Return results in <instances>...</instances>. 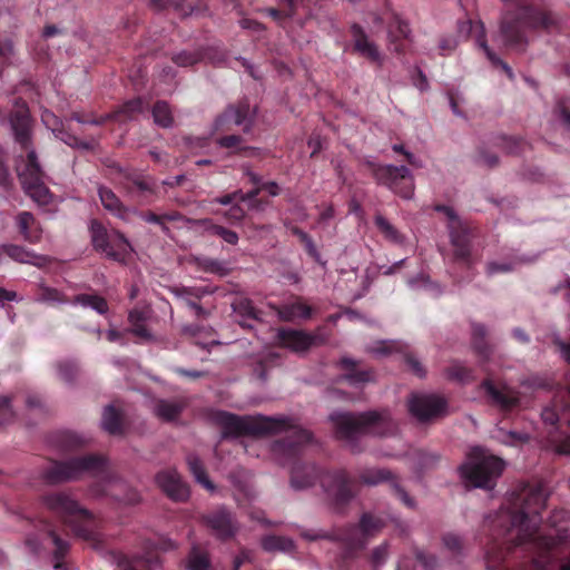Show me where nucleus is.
Wrapping results in <instances>:
<instances>
[{"label":"nucleus","mask_w":570,"mask_h":570,"mask_svg":"<svg viewBox=\"0 0 570 570\" xmlns=\"http://www.w3.org/2000/svg\"><path fill=\"white\" fill-rule=\"evenodd\" d=\"M547 494L541 485L521 483L511 491L508 502L484 520L489 532L485 557L490 562L503 563L520 550L527 559L517 570H546L553 560L557 541L539 530L540 512Z\"/></svg>","instance_id":"nucleus-1"},{"label":"nucleus","mask_w":570,"mask_h":570,"mask_svg":"<svg viewBox=\"0 0 570 570\" xmlns=\"http://www.w3.org/2000/svg\"><path fill=\"white\" fill-rule=\"evenodd\" d=\"M320 482L333 509L343 513L351 501L357 495L360 485L375 487L387 483L393 494L407 508H414L415 501L400 483L399 476L389 469L368 468L360 472L358 478L345 470L322 471L311 463L296 462L292 469V487L302 490Z\"/></svg>","instance_id":"nucleus-2"},{"label":"nucleus","mask_w":570,"mask_h":570,"mask_svg":"<svg viewBox=\"0 0 570 570\" xmlns=\"http://www.w3.org/2000/svg\"><path fill=\"white\" fill-rule=\"evenodd\" d=\"M210 420L222 429V439L263 438L287 432L286 438L274 442L273 450L288 456H296L301 446L307 444L312 439L307 430L296 426L293 420L288 417L240 416L227 411L216 410L210 413Z\"/></svg>","instance_id":"nucleus-3"},{"label":"nucleus","mask_w":570,"mask_h":570,"mask_svg":"<svg viewBox=\"0 0 570 570\" xmlns=\"http://www.w3.org/2000/svg\"><path fill=\"white\" fill-rule=\"evenodd\" d=\"M8 120L14 136V140L21 149L27 151L26 164L22 170H18V178L24 193L39 205H48L52 194L45 183L46 174L42 170L38 156L31 148L32 119L27 102L22 98H16Z\"/></svg>","instance_id":"nucleus-4"},{"label":"nucleus","mask_w":570,"mask_h":570,"mask_svg":"<svg viewBox=\"0 0 570 570\" xmlns=\"http://www.w3.org/2000/svg\"><path fill=\"white\" fill-rule=\"evenodd\" d=\"M503 2L505 11L501 18L500 35L503 45L511 50L523 52L529 43L530 31L549 30L557 24L551 11L542 10L527 0Z\"/></svg>","instance_id":"nucleus-5"},{"label":"nucleus","mask_w":570,"mask_h":570,"mask_svg":"<svg viewBox=\"0 0 570 570\" xmlns=\"http://www.w3.org/2000/svg\"><path fill=\"white\" fill-rule=\"evenodd\" d=\"M387 517L364 512L356 524H347L332 532L302 530L301 537L308 541L318 539L338 541L342 544L343 559L348 560L356 557L366 547L368 540L377 535L387 525Z\"/></svg>","instance_id":"nucleus-6"},{"label":"nucleus","mask_w":570,"mask_h":570,"mask_svg":"<svg viewBox=\"0 0 570 570\" xmlns=\"http://www.w3.org/2000/svg\"><path fill=\"white\" fill-rule=\"evenodd\" d=\"M335 436L353 446L362 435L386 436L394 432L395 424L387 410L362 413L335 412L330 415Z\"/></svg>","instance_id":"nucleus-7"},{"label":"nucleus","mask_w":570,"mask_h":570,"mask_svg":"<svg viewBox=\"0 0 570 570\" xmlns=\"http://www.w3.org/2000/svg\"><path fill=\"white\" fill-rule=\"evenodd\" d=\"M42 504L78 538L98 541L97 520L67 491H51L41 497Z\"/></svg>","instance_id":"nucleus-8"},{"label":"nucleus","mask_w":570,"mask_h":570,"mask_svg":"<svg viewBox=\"0 0 570 570\" xmlns=\"http://www.w3.org/2000/svg\"><path fill=\"white\" fill-rule=\"evenodd\" d=\"M107 471V460L99 454L75 456L66 461H53L41 476L47 484H59L78 480L85 474L99 475Z\"/></svg>","instance_id":"nucleus-9"},{"label":"nucleus","mask_w":570,"mask_h":570,"mask_svg":"<svg viewBox=\"0 0 570 570\" xmlns=\"http://www.w3.org/2000/svg\"><path fill=\"white\" fill-rule=\"evenodd\" d=\"M503 469V460L474 446L468 454V462L460 466V474L473 488L492 489Z\"/></svg>","instance_id":"nucleus-10"},{"label":"nucleus","mask_w":570,"mask_h":570,"mask_svg":"<svg viewBox=\"0 0 570 570\" xmlns=\"http://www.w3.org/2000/svg\"><path fill=\"white\" fill-rule=\"evenodd\" d=\"M366 166L377 184L386 186L402 198L410 199L414 194V181L405 166L380 165L366 161Z\"/></svg>","instance_id":"nucleus-11"},{"label":"nucleus","mask_w":570,"mask_h":570,"mask_svg":"<svg viewBox=\"0 0 570 570\" xmlns=\"http://www.w3.org/2000/svg\"><path fill=\"white\" fill-rule=\"evenodd\" d=\"M92 246L112 261L125 263L132 250L129 240L118 230L108 232L98 220L90 224Z\"/></svg>","instance_id":"nucleus-12"},{"label":"nucleus","mask_w":570,"mask_h":570,"mask_svg":"<svg viewBox=\"0 0 570 570\" xmlns=\"http://www.w3.org/2000/svg\"><path fill=\"white\" fill-rule=\"evenodd\" d=\"M407 410L420 423H432L449 414V404L446 399L438 394L412 393Z\"/></svg>","instance_id":"nucleus-13"},{"label":"nucleus","mask_w":570,"mask_h":570,"mask_svg":"<svg viewBox=\"0 0 570 570\" xmlns=\"http://www.w3.org/2000/svg\"><path fill=\"white\" fill-rule=\"evenodd\" d=\"M480 387L484 391L488 404L499 409L504 414L512 412L521 403L520 392L505 383L485 377Z\"/></svg>","instance_id":"nucleus-14"},{"label":"nucleus","mask_w":570,"mask_h":570,"mask_svg":"<svg viewBox=\"0 0 570 570\" xmlns=\"http://www.w3.org/2000/svg\"><path fill=\"white\" fill-rule=\"evenodd\" d=\"M450 242L453 247V259L468 269L472 267V239L474 230L462 220L449 223Z\"/></svg>","instance_id":"nucleus-15"},{"label":"nucleus","mask_w":570,"mask_h":570,"mask_svg":"<svg viewBox=\"0 0 570 570\" xmlns=\"http://www.w3.org/2000/svg\"><path fill=\"white\" fill-rule=\"evenodd\" d=\"M276 337L281 347L296 353L306 352L312 346L322 345L326 342V337L322 334V327H318L314 333H307L303 330L279 328Z\"/></svg>","instance_id":"nucleus-16"},{"label":"nucleus","mask_w":570,"mask_h":570,"mask_svg":"<svg viewBox=\"0 0 570 570\" xmlns=\"http://www.w3.org/2000/svg\"><path fill=\"white\" fill-rule=\"evenodd\" d=\"M203 523L212 535L222 541L233 539L238 531V522L235 514L224 507L205 514L203 517Z\"/></svg>","instance_id":"nucleus-17"},{"label":"nucleus","mask_w":570,"mask_h":570,"mask_svg":"<svg viewBox=\"0 0 570 570\" xmlns=\"http://www.w3.org/2000/svg\"><path fill=\"white\" fill-rule=\"evenodd\" d=\"M122 185L128 194L138 198L140 204H151L158 198L156 179L149 175L126 171L124 173Z\"/></svg>","instance_id":"nucleus-18"},{"label":"nucleus","mask_w":570,"mask_h":570,"mask_svg":"<svg viewBox=\"0 0 570 570\" xmlns=\"http://www.w3.org/2000/svg\"><path fill=\"white\" fill-rule=\"evenodd\" d=\"M254 121V115L250 111V105L247 99L239 100L236 105L228 106L225 111L216 119L217 130H230L233 126L243 125V130L248 132Z\"/></svg>","instance_id":"nucleus-19"},{"label":"nucleus","mask_w":570,"mask_h":570,"mask_svg":"<svg viewBox=\"0 0 570 570\" xmlns=\"http://www.w3.org/2000/svg\"><path fill=\"white\" fill-rule=\"evenodd\" d=\"M41 121L46 128L52 131L56 138L60 139L66 145L82 150L94 149V144L91 141L81 140L76 135L71 134L66 128L63 121L51 110L45 109L41 112Z\"/></svg>","instance_id":"nucleus-20"},{"label":"nucleus","mask_w":570,"mask_h":570,"mask_svg":"<svg viewBox=\"0 0 570 570\" xmlns=\"http://www.w3.org/2000/svg\"><path fill=\"white\" fill-rule=\"evenodd\" d=\"M353 38V51L368 60L371 63L382 66L383 56L379 47L368 39L366 32L358 23H353L350 28Z\"/></svg>","instance_id":"nucleus-21"},{"label":"nucleus","mask_w":570,"mask_h":570,"mask_svg":"<svg viewBox=\"0 0 570 570\" xmlns=\"http://www.w3.org/2000/svg\"><path fill=\"white\" fill-rule=\"evenodd\" d=\"M158 487L174 501L184 502L189 498V488L175 470H165L156 475Z\"/></svg>","instance_id":"nucleus-22"},{"label":"nucleus","mask_w":570,"mask_h":570,"mask_svg":"<svg viewBox=\"0 0 570 570\" xmlns=\"http://www.w3.org/2000/svg\"><path fill=\"white\" fill-rule=\"evenodd\" d=\"M151 313L153 311L149 306L135 307L128 313V323L130 325L128 332L144 343L155 340L151 331L147 327V322L150 320Z\"/></svg>","instance_id":"nucleus-23"},{"label":"nucleus","mask_w":570,"mask_h":570,"mask_svg":"<svg viewBox=\"0 0 570 570\" xmlns=\"http://www.w3.org/2000/svg\"><path fill=\"white\" fill-rule=\"evenodd\" d=\"M566 412L570 410V370L566 375V390L558 393L553 399V407H546L542 411V420L544 423L554 426L559 420L560 415L558 411ZM570 424V416H569Z\"/></svg>","instance_id":"nucleus-24"},{"label":"nucleus","mask_w":570,"mask_h":570,"mask_svg":"<svg viewBox=\"0 0 570 570\" xmlns=\"http://www.w3.org/2000/svg\"><path fill=\"white\" fill-rule=\"evenodd\" d=\"M338 365L344 371L343 380L352 386L358 387L373 381V371L371 368H358V362L351 357H342Z\"/></svg>","instance_id":"nucleus-25"},{"label":"nucleus","mask_w":570,"mask_h":570,"mask_svg":"<svg viewBox=\"0 0 570 570\" xmlns=\"http://www.w3.org/2000/svg\"><path fill=\"white\" fill-rule=\"evenodd\" d=\"M2 249L6 256L20 264H30L41 268L50 262L49 257L38 255L20 245L2 244Z\"/></svg>","instance_id":"nucleus-26"},{"label":"nucleus","mask_w":570,"mask_h":570,"mask_svg":"<svg viewBox=\"0 0 570 570\" xmlns=\"http://www.w3.org/2000/svg\"><path fill=\"white\" fill-rule=\"evenodd\" d=\"M17 227L26 242L37 244L41 239L42 229L30 212H21L18 214Z\"/></svg>","instance_id":"nucleus-27"},{"label":"nucleus","mask_w":570,"mask_h":570,"mask_svg":"<svg viewBox=\"0 0 570 570\" xmlns=\"http://www.w3.org/2000/svg\"><path fill=\"white\" fill-rule=\"evenodd\" d=\"M410 32L411 29L409 23L399 16H394L393 20L389 24L387 33L395 52L401 53L404 51L403 41L409 39Z\"/></svg>","instance_id":"nucleus-28"},{"label":"nucleus","mask_w":570,"mask_h":570,"mask_svg":"<svg viewBox=\"0 0 570 570\" xmlns=\"http://www.w3.org/2000/svg\"><path fill=\"white\" fill-rule=\"evenodd\" d=\"M233 311L243 318L239 321V325L244 328H252V324L247 322V320L261 321V316L263 314L262 311L257 309L253 302L246 297L236 298L232 303Z\"/></svg>","instance_id":"nucleus-29"},{"label":"nucleus","mask_w":570,"mask_h":570,"mask_svg":"<svg viewBox=\"0 0 570 570\" xmlns=\"http://www.w3.org/2000/svg\"><path fill=\"white\" fill-rule=\"evenodd\" d=\"M487 328L481 323L472 324V347L479 356L481 364L485 363L492 353L491 346L487 342Z\"/></svg>","instance_id":"nucleus-30"},{"label":"nucleus","mask_w":570,"mask_h":570,"mask_svg":"<svg viewBox=\"0 0 570 570\" xmlns=\"http://www.w3.org/2000/svg\"><path fill=\"white\" fill-rule=\"evenodd\" d=\"M98 195L106 210L120 219L127 218L128 209L122 205L121 200L110 188L100 186L98 189Z\"/></svg>","instance_id":"nucleus-31"},{"label":"nucleus","mask_w":570,"mask_h":570,"mask_svg":"<svg viewBox=\"0 0 570 570\" xmlns=\"http://www.w3.org/2000/svg\"><path fill=\"white\" fill-rule=\"evenodd\" d=\"M277 315L284 322H293L296 318L307 320L312 316V308L298 298L278 307Z\"/></svg>","instance_id":"nucleus-32"},{"label":"nucleus","mask_w":570,"mask_h":570,"mask_svg":"<svg viewBox=\"0 0 570 570\" xmlns=\"http://www.w3.org/2000/svg\"><path fill=\"white\" fill-rule=\"evenodd\" d=\"M71 298L68 297L63 292L50 287L45 283H40L36 292V302L47 304L50 306L71 304Z\"/></svg>","instance_id":"nucleus-33"},{"label":"nucleus","mask_w":570,"mask_h":570,"mask_svg":"<svg viewBox=\"0 0 570 570\" xmlns=\"http://www.w3.org/2000/svg\"><path fill=\"white\" fill-rule=\"evenodd\" d=\"M185 2L186 0H148V7L155 11H163L169 7H173L184 16L194 13L198 14L208 10L206 6H188L186 8Z\"/></svg>","instance_id":"nucleus-34"},{"label":"nucleus","mask_w":570,"mask_h":570,"mask_svg":"<svg viewBox=\"0 0 570 570\" xmlns=\"http://www.w3.org/2000/svg\"><path fill=\"white\" fill-rule=\"evenodd\" d=\"M145 110V102L141 98H134L124 102L117 110L107 114L109 120L127 121L134 119Z\"/></svg>","instance_id":"nucleus-35"},{"label":"nucleus","mask_w":570,"mask_h":570,"mask_svg":"<svg viewBox=\"0 0 570 570\" xmlns=\"http://www.w3.org/2000/svg\"><path fill=\"white\" fill-rule=\"evenodd\" d=\"M212 49H199L195 51H181L171 57V60L178 67H191L200 61H215Z\"/></svg>","instance_id":"nucleus-36"},{"label":"nucleus","mask_w":570,"mask_h":570,"mask_svg":"<svg viewBox=\"0 0 570 570\" xmlns=\"http://www.w3.org/2000/svg\"><path fill=\"white\" fill-rule=\"evenodd\" d=\"M102 428L111 435H120L124 432L122 414L114 405H107L102 412Z\"/></svg>","instance_id":"nucleus-37"},{"label":"nucleus","mask_w":570,"mask_h":570,"mask_svg":"<svg viewBox=\"0 0 570 570\" xmlns=\"http://www.w3.org/2000/svg\"><path fill=\"white\" fill-rule=\"evenodd\" d=\"M71 305H80L82 307H90L100 315H105L109 311L106 298L97 294H77L71 297Z\"/></svg>","instance_id":"nucleus-38"},{"label":"nucleus","mask_w":570,"mask_h":570,"mask_svg":"<svg viewBox=\"0 0 570 570\" xmlns=\"http://www.w3.org/2000/svg\"><path fill=\"white\" fill-rule=\"evenodd\" d=\"M374 224L377 230L382 234L384 239L394 244V245H403L405 242V236L394 226L392 225L384 216L381 214H376L374 217Z\"/></svg>","instance_id":"nucleus-39"},{"label":"nucleus","mask_w":570,"mask_h":570,"mask_svg":"<svg viewBox=\"0 0 570 570\" xmlns=\"http://www.w3.org/2000/svg\"><path fill=\"white\" fill-rule=\"evenodd\" d=\"M261 546L266 552H293L295 543L291 538L268 534L262 538Z\"/></svg>","instance_id":"nucleus-40"},{"label":"nucleus","mask_w":570,"mask_h":570,"mask_svg":"<svg viewBox=\"0 0 570 570\" xmlns=\"http://www.w3.org/2000/svg\"><path fill=\"white\" fill-rule=\"evenodd\" d=\"M195 265L198 269L205 273L215 274L218 276H226L230 272V268L226 262L206 256L196 257Z\"/></svg>","instance_id":"nucleus-41"},{"label":"nucleus","mask_w":570,"mask_h":570,"mask_svg":"<svg viewBox=\"0 0 570 570\" xmlns=\"http://www.w3.org/2000/svg\"><path fill=\"white\" fill-rule=\"evenodd\" d=\"M185 404L179 401L159 400L156 403V414L164 421H173L183 412Z\"/></svg>","instance_id":"nucleus-42"},{"label":"nucleus","mask_w":570,"mask_h":570,"mask_svg":"<svg viewBox=\"0 0 570 570\" xmlns=\"http://www.w3.org/2000/svg\"><path fill=\"white\" fill-rule=\"evenodd\" d=\"M188 570H212L209 556L205 550L193 547L186 559Z\"/></svg>","instance_id":"nucleus-43"},{"label":"nucleus","mask_w":570,"mask_h":570,"mask_svg":"<svg viewBox=\"0 0 570 570\" xmlns=\"http://www.w3.org/2000/svg\"><path fill=\"white\" fill-rule=\"evenodd\" d=\"M187 464H188L189 471L193 473V475L195 476V479L198 483H200L207 490H214V484L208 479L206 469H205L202 460L197 455L189 454L187 456Z\"/></svg>","instance_id":"nucleus-44"},{"label":"nucleus","mask_w":570,"mask_h":570,"mask_svg":"<svg viewBox=\"0 0 570 570\" xmlns=\"http://www.w3.org/2000/svg\"><path fill=\"white\" fill-rule=\"evenodd\" d=\"M154 121L163 127L169 128L174 124V117L169 105L166 101L158 100L153 107Z\"/></svg>","instance_id":"nucleus-45"},{"label":"nucleus","mask_w":570,"mask_h":570,"mask_svg":"<svg viewBox=\"0 0 570 570\" xmlns=\"http://www.w3.org/2000/svg\"><path fill=\"white\" fill-rule=\"evenodd\" d=\"M445 373L449 380L456 381L460 383H470L474 381L473 371L460 362L452 363L446 368Z\"/></svg>","instance_id":"nucleus-46"},{"label":"nucleus","mask_w":570,"mask_h":570,"mask_svg":"<svg viewBox=\"0 0 570 570\" xmlns=\"http://www.w3.org/2000/svg\"><path fill=\"white\" fill-rule=\"evenodd\" d=\"M478 43L479 46L483 49L484 53L487 55V58L491 61V63L494 66V67H500L504 72L505 75L508 76L509 79H513L514 78V73L511 69V67L504 62L503 60H501L493 51L492 49L488 46L487 43V40H485V36L484 35H481L479 38H478Z\"/></svg>","instance_id":"nucleus-47"},{"label":"nucleus","mask_w":570,"mask_h":570,"mask_svg":"<svg viewBox=\"0 0 570 570\" xmlns=\"http://www.w3.org/2000/svg\"><path fill=\"white\" fill-rule=\"evenodd\" d=\"M548 441L556 453L561 455H570V434L557 431L550 432Z\"/></svg>","instance_id":"nucleus-48"},{"label":"nucleus","mask_w":570,"mask_h":570,"mask_svg":"<svg viewBox=\"0 0 570 570\" xmlns=\"http://www.w3.org/2000/svg\"><path fill=\"white\" fill-rule=\"evenodd\" d=\"M57 444L67 451L76 450L85 444V440L75 432L62 431L57 434Z\"/></svg>","instance_id":"nucleus-49"},{"label":"nucleus","mask_w":570,"mask_h":570,"mask_svg":"<svg viewBox=\"0 0 570 570\" xmlns=\"http://www.w3.org/2000/svg\"><path fill=\"white\" fill-rule=\"evenodd\" d=\"M283 1L285 2L286 8L282 9V10L271 8V9H268V13L282 27H285L286 20L293 18L295 14L294 7L298 0H283Z\"/></svg>","instance_id":"nucleus-50"},{"label":"nucleus","mask_w":570,"mask_h":570,"mask_svg":"<svg viewBox=\"0 0 570 570\" xmlns=\"http://www.w3.org/2000/svg\"><path fill=\"white\" fill-rule=\"evenodd\" d=\"M524 261L522 258L515 257L509 262L498 263V262H490L487 265L485 273L488 276H493L495 274L500 273H510L513 272L517 266H519Z\"/></svg>","instance_id":"nucleus-51"},{"label":"nucleus","mask_w":570,"mask_h":570,"mask_svg":"<svg viewBox=\"0 0 570 570\" xmlns=\"http://www.w3.org/2000/svg\"><path fill=\"white\" fill-rule=\"evenodd\" d=\"M58 376L66 383H72L79 374V367L73 361H61L57 363Z\"/></svg>","instance_id":"nucleus-52"},{"label":"nucleus","mask_w":570,"mask_h":570,"mask_svg":"<svg viewBox=\"0 0 570 570\" xmlns=\"http://www.w3.org/2000/svg\"><path fill=\"white\" fill-rule=\"evenodd\" d=\"M47 534L55 546L53 556L57 560L55 568H60L61 560L66 557L69 550V542L60 538L53 530H49Z\"/></svg>","instance_id":"nucleus-53"},{"label":"nucleus","mask_w":570,"mask_h":570,"mask_svg":"<svg viewBox=\"0 0 570 570\" xmlns=\"http://www.w3.org/2000/svg\"><path fill=\"white\" fill-rule=\"evenodd\" d=\"M501 146L508 153L512 155H521L528 148L527 142L521 138L515 137H501Z\"/></svg>","instance_id":"nucleus-54"},{"label":"nucleus","mask_w":570,"mask_h":570,"mask_svg":"<svg viewBox=\"0 0 570 570\" xmlns=\"http://www.w3.org/2000/svg\"><path fill=\"white\" fill-rule=\"evenodd\" d=\"M207 230L212 234V235H215V236H218L220 237L222 239H224V242H226L227 244H230V245H236L238 243V235L236 232L232 230V229H228L224 226H220V225H216V224H212Z\"/></svg>","instance_id":"nucleus-55"},{"label":"nucleus","mask_w":570,"mask_h":570,"mask_svg":"<svg viewBox=\"0 0 570 570\" xmlns=\"http://www.w3.org/2000/svg\"><path fill=\"white\" fill-rule=\"evenodd\" d=\"M171 293L177 298H195L202 299V297L207 293V291L203 287H174Z\"/></svg>","instance_id":"nucleus-56"},{"label":"nucleus","mask_w":570,"mask_h":570,"mask_svg":"<svg viewBox=\"0 0 570 570\" xmlns=\"http://www.w3.org/2000/svg\"><path fill=\"white\" fill-rule=\"evenodd\" d=\"M442 541L444 547L451 551L453 554L459 556L462 553L464 548L463 540L460 535L454 533H445L442 537Z\"/></svg>","instance_id":"nucleus-57"},{"label":"nucleus","mask_w":570,"mask_h":570,"mask_svg":"<svg viewBox=\"0 0 570 570\" xmlns=\"http://www.w3.org/2000/svg\"><path fill=\"white\" fill-rule=\"evenodd\" d=\"M556 112L562 125L570 130V99L561 98L556 106Z\"/></svg>","instance_id":"nucleus-58"},{"label":"nucleus","mask_w":570,"mask_h":570,"mask_svg":"<svg viewBox=\"0 0 570 570\" xmlns=\"http://www.w3.org/2000/svg\"><path fill=\"white\" fill-rule=\"evenodd\" d=\"M109 118L110 116H107V114L99 117H95L92 115L87 116L78 111L71 114L72 120H76L79 124H90L96 126H101L106 124L107 121H109Z\"/></svg>","instance_id":"nucleus-59"},{"label":"nucleus","mask_w":570,"mask_h":570,"mask_svg":"<svg viewBox=\"0 0 570 570\" xmlns=\"http://www.w3.org/2000/svg\"><path fill=\"white\" fill-rule=\"evenodd\" d=\"M111 557L117 566V570H138L136 566L137 559L129 558L121 552H114Z\"/></svg>","instance_id":"nucleus-60"},{"label":"nucleus","mask_w":570,"mask_h":570,"mask_svg":"<svg viewBox=\"0 0 570 570\" xmlns=\"http://www.w3.org/2000/svg\"><path fill=\"white\" fill-rule=\"evenodd\" d=\"M415 558L425 570H438L439 569L438 558L432 553L425 552L423 550H417L415 552Z\"/></svg>","instance_id":"nucleus-61"},{"label":"nucleus","mask_w":570,"mask_h":570,"mask_svg":"<svg viewBox=\"0 0 570 570\" xmlns=\"http://www.w3.org/2000/svg\"><path fill=\"white\" fill-rule=\"evenodd\" d=\"M13 179L9 171L8 166L6 165V154L0 148V186L4 189H9L12 187Z\"/></svg>","instance_id":"nucleus-62"},{"label":"nucleus","mask_w":570,"mask_h":570,"mask_svg":"<svg viewBox=\"0 0 570 570\" xmlns=\"http://www.w3.org/2000/svg\"><path fill=\"white\" fill-rule=\"evenodd\" d=\"M389 554V544L386 542L380 544L379 547L374 548V550L371 553V563L376 569L380 566H382Z\"/></svg>","instance_id":"nucleus-63"},{"label":"nucleus","mask_w":570,"mask_h":570,"mask_svg":"<svg viewBox=\"0 0 570 570\" xmlns=\"http://www.w3.org/2000/svg\"><path fill=\"white\" fill-rule=\"evenodd\" d=\"M139 217L146 223L158 225L165 234L169 233V227L167 224H164L163 214H156L151 210H146L141 212Z\"/></svg>","instance_id":"nucleus-64"}]
</instances>
